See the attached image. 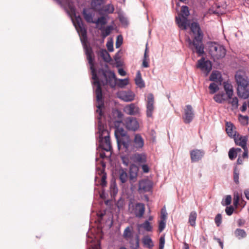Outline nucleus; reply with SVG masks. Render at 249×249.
<instances>
[{
    "label": "nucleus",
    "instance_id": "1",
    "mask_svg": "<svg viewBox=\"0 0 249 249\" xmlns=\"http://www.w3.org/2000/svg\"><path fill=\"white\" fill-rule=\"evenodd\" d=\"M73 23L80 37L87 58L90 66L92 78L93 80L92 82L93 89L95 90L97 102L96 107L97 108L96 112L99 114V117H98V119L99 120L102 115V108L104 106L101 87V84L103 85H108L112 88L115 87L117 85L119 87L123 88L128 84V79H117L114 72L111 71L102 70L99 71V73H102V75L100 76V80H99L94 66V55L93 52L91 47L86 43L87 41V30L81 18L79 16L76 17L75 20H73Z\"/></svg>",
    "mask_w": 249,
    "mask_h": 249
},
{
    "label": "nucleus",
    "instance_id": "2",
    "mask_svg": "<svg viewBox=\"0 0 249 249\" xmlns=\"http://www.w3.org/2000/svg\"><path fill=\"white\" fill-rule=\"evenodd\" d=\"M191 30L195 35L194 38L192 40L189 37L186 38L189 48L193 53H197L201 55L204 53V45L202 43L203 34L198 23L193 22L191 25Z\"/></svg>",
    "mask_w": 249,
    "mask_h": 249
},
{
    "label": "nucleus",
    "instance_id": "3",
    "mask_svg": "<svg viewBox=\"0 0 249 249\" xmlns=\"http://www.w3.org/2000/svg\"><path fill=\"white\" fill-rule=\"evenodd\" d=\"M120 122L116 121L115 123L116 128L115 130V136L116 138L119 148L121 143L124 148H132L130 145V137L127 135L126 132L123 128L117 127V124Z\"/></svg>",
    "mask_w": 249,
    "mask_h": 249
},
{
    "label": "nucleus",
    "instance_id": "4",
    "mask_svg": "<svg viewBox=\"0 0 249 249\" xmlns=\"http://www.w3.org/2000/svg\"><path fill=\"white\" fill-rule=\"evenodd\" d=\"M99 142L101 148L106 151H109L111 149L109 133L105 129L101 123L99 122L98 125Z\"/></svg>",
    "mask_w": 249,
    "mask_h": 249
},
{
    "label": "nucleus",
    "instance_id": "5",
    "mask_svg": "<svg viewBox=\"0 0 249 249\" xmlns=\"http://www.w3.org/2000/svg\"><path fill=\"white\" fill-rule=\"evenodd\" d=\"M209 53L214 61L223 58L226 50L223 46L215 42H211L209 44Z\"/></svg>",
    "mask_w": 249,
    "mask_h": 249
},
{
    "label": "nucleus",
    "instance_id": "6",
    "mask_svg": "<svg viewBox=\"0 0 249 249\" xmlns=\"http://www.w3.org/2000/svg\"><path fill=\"white\" fill-rule=\"evenodd\" d=\"M189 15L188 7L186 6H182L181 13L176 17V21L179 28L182 30H186L189 26L190 22L187 19Z\"/></svg>",
    "mask_w": 249,
    "mask_h": 249
},
{
    "label": "nucleus",
    "instance_id": "7",
    "mask_svg": "<svg viewBox=\"0 0 249 249\" xmlns=\"http://www.w3.org/2000/svg\"><path fill=\"white\" fill-rule=\"evenodd\" d=\"M124 238L129 241L132 249H138L139 247V236L138 234L133 236L132 228L126 227L123 233Z\"/></svg>",
    "mask_w": 249,
    "mask_h": 249
},
{
    "label": "nucleus",
    "instance_id": "8",
    "mask_svg": "<svg viewBox=\"0 0 249 249\" xmlns=\"http://www.w3.org/2000/svg\"><path fill=\"white\" fill-rule=\"evenodd\" d=\"M128 211L131 213H133L137 217H142L145 211L144 205L143 203H133L130 201L128 204Z\"/></svg>",
    "mask_w": 249,
    "mask_h": 249
},
{
    "label": "nucleus",
    "instance_id": "9",
    "mask_svg": "<svg viewBox=\"0 0 249 249\" xmlns=\"http://www.w3.org/2000/svg\"><path fill=\"white\" fill-rule=\"evenodd\" d=\"M123 124L126 129L131 131H137L140 124L136 118L127 117L124 120Z\"/></svg>",
    "mask_w": 249,
    "mask_h": 249
},
{
    "label": "nucleus",
    "instance_id": "10",
    "mask_svg": "<svg viewBox=\"0 0 249 249\" xmlns=\"http://www.w3.org/2000/svg\"><path fill=\"white\" fill-rule=\"evenodd\" d=\"M133 143L130 140V145L132 148H125V151L131 152L134 150H137L142 148L144 145V141L141 135L139 134H136L135 135L134 139L133 140Z\"/></svg>",
    "mask_w": 249,
    "mask_h": 249
},
{
    "label": "nucleus",
    "instance_id": "11",
    "mask_svg": "<svg viewBox=\"0 0 249 249\" xmlns=\"http://www.w3.org/2000/svg\"><path fill=\"white\" fill-rule=\"evenodd\" d=\"M196 66L206 74L210 72L212 68V62L209 60H206L203 57L198 60Z\"/></svg>",
    "mask_w": 249,
    "mask_h": 249
},
{
    "label": "nucleus",
    "instance_id": "12",
    "mask_svg": "<svg viewBox=\"0 0 249 249\" xmlns=\"http://www.w3.org/2000/svg\"><path fill=\"white\" fill-rule=\"evenodd\" d=\"M154 98L152 93H149L147 96L146 102V116L148 117H152L154 110Z\"/></svg>",
    "mask_w": 249,
    "mask_h": 249
},
{
    "label": "nucleus",
    "instance_id": "13",
    "mask_svg": "<svg viewBox=\"0 0 249 249\" xmlns=\"http://www.w3.org/2000/svg\"><path fill=\"white\" fill-rule=\"evenodd\" d=\"M123 110L126 114L129 115H138L140 113V109L138 105L134 103L126 105Z\"/></svg>",
    "mask_w": 249,
    "mask_h": 249
},
{
    "label": "nucleus",
    "instance_id": "14",
    "mask_svg": "<svg viewBox=\"0 0 249 249\" xmlns=\"http://www.w3.org/2000/svg\"><path fill=\"white\" fill-rule=\"evenodd\" d=\"M152 182L148 179H144L139 181V191L140 193L151 191L152 188Z\"/></svg>",
    "mask_w": 249,
    "mask_h": 249
},
{
    "label": "nucleus",
    "instance_id": "15",
    "mask_svg": "<svg viewBox=\"0 0 249 249\" xmlns=\"http://www.w3.org/2000/svg\"><path fill=\"white\" fill-rule=\"evenodd\" d=\"M194 117L193 108L191 105H187L184 109V115L182 118L185 124L190 123Z\"/></svg>",
    "mask_w": 249,
    "mask_h": 249
},
{
    "label": "nucleus",
    "instance_id": "16",
    "mask_svg": "<svg viewBox=\"0 0 249 249\" xmlns=\"http://www.w3.org/2000/svg\"><path fill=\"white\" fill-rule=\"evenodd\" d=\"M235 77L238 85L237 87H239L240 86L244 87L249 84L248 79L243 71H237Z\"/></svg>",
    "mask_w": 249,
    "mask_h": 249
},
{
    "label": "nucleus",
    "instance_id": "17",
    "mask_svg": "<svg viewBox=\"0 0 249 249\" xmlns=\"http://www.w3.org/2000/svg\"><path fill=\"white\" fill-rule=\"evenodd\" d=\"M204 155V151L199 149H195L190 152L192 162L198 161L202 159Z\"/></svg>",
    "mask_w": 249,
    "mask_h": 249
},
{
    "label": "nucleus",
    "instance_id": "18",
    "mask_svg": "<svg viewBox=\"0 0 249 249\" xmlns=\"http://www.w3.org/2000/svg\"><path fill=\"white\" fill-rule=\"evenodd\" d=\"M238 95L241 98L246 99L249 97V84L243 87H237Z\"/></svg>",
    "mask_w": 249,
    "mask_h": 249
},
{
    "label": "nucleus",
    "instance_id": "19",
    "mask_svg": "<svg viewBox=\"0 0 249 249\" xmlns=\"http://www.w3.org/2000/svg\"><path fill=\"white\" fill-rule=\"evenodd\" d=\"M118 97L125 102H131L134 100V94L130 92L121 91L118 93Z\"/></svg>",
    "mask_w": 249,
    "mask_h": 249
},
{
    "label": "nucleus",
    "instance_id": "20",
    "mask_svg": "<svg viewBox=\"0 0 249 249\" xmlns=\"http://www.w3.org/2000/svg\"><path fill=\"white\" fill-rule=\"evenodd\" d=\"M233 138L236 145L241 146L243 148L247 147L248 139L246 136H241L238 134L236 135Z\"/></svg>",
    "mask_w": 249,
    "mask_h": 249
},
{
    "label": "nucleus",
    "instance_id": "21",
    "mask_svg": "<svg viewBox=\"0 0 249 249\" xmlns=\"http://www.w3.org/2000/svg\"><path fill=\"white\" fill-rule=\"evenodd\" d=\"M210 80L221 85L223 79L221 73L218 71H213L210 75Z\"/></svg>",
    "mask_w": 249,
    "mask_h": 249
},
{
    "label": "nucleus",
    "instance_id": "22",
    "mask_svg": "<svg viewBox=\"0 0 249 249\" xmlns=\"http://www.w3.org/2000/svg\"><path fill=\"white\" fill-rule=\"evenodd\" d=\"M139 168L137 166L134 164H132L130 166L129 169V178L130 180L133 182H135L136 180Z\"/></svg>",
    "mask_w": 249,
    "mask_h": 249
},
{
    "label": "nucleus",
    "instance_id": "23",
    "mask_svg": "<svg viewBox=\"0 0 249 249\" xmlns=\"http://www.w3.org/2000/svg\"><path fill=\"white\" fill-rule=\"evenodd\" d=\"M132 159L134 162L139 164L144 163L146 161V157L144 154H135L133 155Z\"/></svg>",
    "mask_w": 249,
    "mask_h": 249
},
{
    "label": "nucleus",
    "instance_id": "24",
    "mask_svg": "<svg viewBox=\"0 0 249 249\" xmlns=\"http://www.w3.org/2000/svg\"><path fill=\"white\" fill-rule=\"evenodd\" d=\"M83 15L85 20L89 23H95V21L93 20V17L94 14L93 13L89 12L86 9H84L83 11Z\"/></svg>",
    "mask_w": 249,
    "mask_h": 249
},
{
    "label": "nucleus",
    "instance_id": "25",
    "mask_svg": "<svg viewBox=\"0 0 249 249\" xmlns=\"http://www.w3.org/2000/svg\"><path fill=\"white\" fill-rule=\"evenodd\" d=\"M224 88L229 99H231L233 95V89L232 85L228 82L223 83Z\"/></svg>",
    "mask_w": 249,
    "mask_h": 249
},
{
    "label": "nucleus",
    "instance_id": "26",
    "mask_svg": "<svg viewBox=\"0 0 249 249\" xmlns=\"http://www.w3.org/2000/svg\"><path fill=\"white\" fill-rule=\"evenodd\" d=\"M135 81L136 84L140 88L144 87V82L142 78L141 73L140 71H137Z\"/></svg>",
    "mask_w": 249,
    "mask_h": 249
},
{
    "label": "nucleus",
    "instance_id": "27",
    "mask_svg": "<svg viewBox=\"0 0 249 249\" xmlns=\"http://www.w3.org/2000/svg\"><path fill=\"white\" fill-rule=\"evenodd\" d=\"M226 131L228 135L231 137H234L236 135V132L234 129V126L231 123H227Z\"/></svg>",
    "mask_w": 249,
    "mask_h": 249
},
{
    "label": "nucleus",
    "instance_id": "28",
    "mask_svg": "<svg viewBox=\"0 0 249 249\" xmlns=\"http://www.w3.org/2000/svg\"><path fill=\"white\" fill-rule=\"evenodd\" d=\"M98 174L101 176V181L100 184L103 187L106 186L107 185V175L105 172V170L104 169H97Z\"/></svg>",
    "mask_w": 249,
    "mask_h": 249
},
{
    "label": "nucleus",
    "instance_id": "29",
    "mask_svg": "<svg viewBox=\"0 0 249 249\" xmlns=\"http://www.w3.org/2000/svg\"><path fill=\"white\" fill-rule=\"evenodd\" d=\"M100 55L106 62H109L111 60L109 54L105 49L101 50L100 51Z\"/></svg>",
    "mask_w": 249,
    "mask_h": 249
},
{
    "label": "nucleus",
    "instance_id": "30",
    "mask_svg": "<svg viewBox=\"0 0 249 249\" xmlns=\"http://www.w3.org/2000/svg\"><path fill=\"white\" fill-rule=\"evenodd\" d=\"M197 214L195 211H192L190 213L188 222L190 225L192 227H195L196 225V219Z\"/></svg>",
    "mask_w": 249,
    "mask_h": 249
},
{
    "label": "nucleus",
    "instance_id": "31",
    "mask_svg": "<svg viewBox=\"0 0 249 249\" xmlns=\"http://www.w3.org/2000/svg\"><path fill=\"white\" fill-rule=\"evenodd\" d=\"M119 179L122 183L126 182L128 179L127 174L124 169L119 170Z\"/></svg>",
    "mask_w": 249,
    "mask_h": 249
},
{
    "label": "nucleus",
    "instance_id": "32",
    "mask_svg": "<svg viewBox=\"0 0 249 249\" xmlns=\"http://www.w3.org/2000/svg\"><path fill=\"white\" fill-rule=\"evenodd\" d=\"M142 242L144 245L148 248H151L154 246L151 238L148 236H145L143 237L142 239Z\"/></svg>",
    "mask_w": 249,
    "mask_h": 249
},
{
    "label": "nucleus",
    "instance_id": "33",
    "mask_svg": "<svg viewBox=\"0 0 249 249\" xmlns=\"http://www.w3.org/2000/svg\"><path fill=\"white\" fill-rule=\"evenodd\" d=\"M235 236L238 239L245 238L247 236V234L244 230L237 229L234 232Z\"/></svg>",
    "mask_w": 249,
    "mask_h": 249
},
{
    "label": "nucleus",
    "instance_id": "34",
    "mask_svg": "<svg viewBox=\"0 0 249 249\" xmlns=\"http://www.w3.org/2000/svg\"><path fill=\"white\" fill-rule=\"evenodd\" d=\"M219 85H220L216 83H211L209 87V89H210V93L213 94L217 92L219 89Z\"/></svg>",
    "mask_w": 249,
    "mask_h": 249
},
{
    "label": "nucleus",
    "instance_id": "35",
    "mask_svg": "<svg viewBox=\"0 0 249 249\" xmlns=\"http://www.w3.org/2000/svg\"><path fill=\"white\" fill-rule=\"evenodd\" d=\"M225 94L223 93L215 94L213 97L214 101L218 103H222L224 101Z\"/></svg>",
    "mask_w": 249,
    "mask_h": 249
},
{
    "label": "nucleus",
    "instance_id": "36",
    "mask_svg": "<svg viewBox=\"0 0 249 249\" xmlns=\"http://www.w3.org/2000/svg\"><path fill=\"white\" fill-rule=\"evenodd\" d=\"M138 227L143 228L147 231H151L152 227L148 221H145L143 224L139 225Z\"/></svg>",
    "mask_w": 249,
    "mask_h": 249
},
{
    "label": "nucleus",
    "instance_id": "37",
    "mask_svg": "<svg viewBox=\"0 0 249 249\" xmlns=\"http://www.w3.org/2000/svg\"><path fill=\"white\" fill-rule=\"evenodd\" d=\"M230 100L229 101V103H230L233 108L236 109L238 107V98L236 97L232 98L231 97V99H230Z\"/></svg>",
    "mask_w": 249,
    "mask_h": 249
},
{
    "label": "nucleus",
    "instance_id": "38",
    "mask_svg": "<svg viewBox=\"0 0 249 249\" xmlns=\"http://www.w3.org/2000/svg\"><path fill=\"white\" fill-rule=\"evenodd\" d=\"M239 171L237 169V167H235L234 169V172H233V179H234V181L237 184H238L239 182Z\"/></svg>",
    "mask_w": 249,
    "mask_h": 249
},
{
    "label": "nucleus",
    "instance_id": "39",
    "mask_svg": "<svg viewBox=\"0 0 249 249\" xmlns=\"http://www.w3.org/2000/svg\"><path fill=\"white\" fill-rule=\"evenodd\" d=\"M235 152L234 148H231L229 151V157L231 160H234L237 156Z\"/></svg>",
    "mask_w": 249,
    "mask_h": 249
},
{
    "label": "nucleus",
    "instance_id": "40",
    "mask_svg": "<svg viewBox=\"0 0 249 249\" xmlns=\"http://www.w3.org/2000/svg\"><path fill=\"white\" fill-rule=\"evenodd\" d=\"M214 221L217 226L219 227L222 221V215L221 214L218 213L216 215Z\"/></svg>",
    "mask_w": 249,
    "mask_h": 249
},
{
    "label": "nucleus",
    "instance_id": "41",
    "mask_svg": "<svg viewBox=\"0 0 249 249\" xmlns=\"http://www.w3.org/2000/svg\"><path fill=\"white\" fill-rule=\"evenodd\" d=\"M111 30H112V27L111 26L107 27L103 32V33H102L103 36L104 37L108 36L110 34Z\"/></svg>",
    "mask_w": 249,
    "mask_h": 249
},
{
    "label": "nucleus",
    "instance_id": "42",
    "mask_svg": "<svg viewBox=\"0 0 249 249\" xmlns=\"http://www.w3.org/2000/svg\"><path fill=\"white\" fill-rule=\"evenodd\" d=\"M165 222L164 219H160L159 225V231L160 232H161L165 227Z\"/></svg>",
    "mask_w": 249,
    "mask_h": 249
},
{
    "label": "nucleus",
    "instance_id": "43",
    "mask_svg": "<svg viewBox=\"0 0 249 249\" xmlns=\"http://www.w3.org/2000/svg\"><path fill=\"white\" fill-rule=\"evenodd\" d=\"M114 7L111 4H107L105 7L104 10L108 13H112L114 11Z\"/></svg>",
    "mask_w": 249,
    "mask_h": 249
},
{
    "label": "nucleus",
    "instance_id": "44",
    "mask_svg": "<svg viewBox=\"0 0 249 249\" xmlns=\"http://www.w3.org/2000/svg\"><path fill=\"white\" fill-rule=\"evenodd\" d=\"M122 42H123L122 37L121 36H118L116 41V44H115L116 47L117 48H119L121 46V45H122Z\"/></svg>",
    "mask_w": 249,
    "mask_h": 249
},
{
    "label": "nucleus",
    "instance_id": "45",
    "mask_svg": "<svg viewBox=\"0 0 249 249\" xmlns=\"http://www.w3.org/2000/svg\"><path fill=\"white\" fill-rule=\"evenodd\" d=\"M165 244V238L164 236H161L160 238L159 249H163Z\"/></svg>",
    "mask_w": 249,
    "mask_h": 249
},
{
    "label": "nucleus",
    "instance_id": "46",
    "mask_svg": "<svg viewBox=\"0 0 249 249\" xmlns=\"http://www.w3.org/2000/svg\"><path fill=\"white\" fill-rule=\"evenodd\" d=\"M239 120L242 124L247 123L248 120V117L247 116L239 115Z\"/></svg>",
    "mask_w": 249,
    "mask_h": 249
},
{
    "label": "nucleus",
    "instance_id": "47",
    "mask_svg": "<svg viewBox=\"0 0 249 249\" xmlns=\"http://www.w3.org/2000/svg\"><path fill=\"white\" fill-rule=\"evenodd\" d=\"M240 197L238 194H235L233 197V205L236 207L237 206L239 201Z\"/></svg>",
    "mask_w": 249,
    "mask_h": 249
},
{
    "label": "nucleus",
    "instance_id": "48",
    "mask_svg": "<svg viewBox=\"0 0 249 249\" xmlns=\"http://www.w3.org/2000/svg\"><path fill=\"white\" fill-rule=\"evenodd\" d=\"M233 208L231 206L230 207H226L225 212L227 215H231L233 213Z\"/></svg>",
    "mask_w": 249,
    "mask_h": 249
},
{
    "label": "nucleus",
    "instance_id": "49",
    "mask_svg": "<svg viewBox=\"0 0 249 249\" xmlns=\"http://www.w3.org/2000/svg\"><path fill=\"white\" fill-rule=\"evenodd\" d=\"M107 50L109 52H112L113 51V42L110 41H108L107 43Z\"/></svg>",
    "mask_w": 249,
    "mask_h": 249
},
{
    "label": "nucleus",
    "instance_id": "50",
    "mask_svg": "<svg viewBox=\"0 0 249 249\" xmlns=\"http://www.w3.org/2000/svg\"><path fill=\"white\" fill-rule=\"evenodd\" d=\"M96 23H101L102 24H105L106 23V19L104 17H100L98 18L97 20L95 21Z\"/></svg>",
    "mask_w": 249,
    "mask_h": 249
},
{
    "label": "nucleus",
    "instance_id": "51",
    "mask_svg": "<svg viewBox=\"0 0 249 249\" xmlns=\"http://www.w3.org/2000/svg\"><path fill=\"white\" fill-rule=\"evenodd\" d=\"M110 190L111 194L116 195L118 192V189L115 185H111Z\"/></svg>",
    "mask_w": 249,
    "mask_h": 249
},
{
    "label": "nucleus",
    "instance_id": "52",
    "mask_svg": "<svg viewBox=\"0 0 249 249\" xmlns=\"http://www.w3.org/2000/svg\"><path fill=\"white\" fill-rule=\"evenodd\" d=\"M231 197L230 195L227 196L225 200V205H229L231 204Z\"/></svg>",
    "mask_w": 249,
    "mask_h": 249
},
{
    "label": "nucleus",
    "instance_id": "53",
    "mask_svg": "<svg viewBox=\"0 0 249 249\" xmlns=\"http://www.w3.org/2000/svg\"><path fill=\"white\" fill-rule=\"evenodd\" d=\"M149 59H143L142 60V67L144 68L149 67Z\"/></svg>",
    "mask_w": 249,
    "mask_h": 249
},
{
    "label": "nucleus",
    "instance_id": "54",
    "mask_svg": "<svg viewBox=\"0 0 249 249\" xmlns=\"http://www.w3.org/2000/svg\"><path fill=\"white\" fill-rule=\"evenodd\" d=\"M244 149V153L242 155V159H245L248 158V150L247 147L245 148H243Z\"/></svg>",
    "mask_w": 249,
    "mask_h": 249
},
{
    "label": "nucleus",
    "instance_id": "55",
    "mask_svg": "<svg viewBox=\"0 0 249 249\" xmlns=\"http://www.w3.org/2000/svg\"><path fill=\"white\" fill-rule=\"evenodd\" d=\"M142 171L144 173H148L149 171V167L146 164H143L142 166Z\"/></svg>",
    "mask_w": 249,
    "mask_h": 249
},
{
    "label": "nucleus",
    "instance_id": "56",
    "mask_svg": "<svg viewBox=\"0 0 249 249\" xmlns=\"http://www.w3.org/2000/svg\"><path fill=\"white\" fill-rule=\"evenodd\" d=\"M122 160L123 163L126 165L127 166L129 164V160L128 158L125 157H122Z\"/></svg>",
    "mask_w": 249,
    "mask_h": 249
},
{
    "label": "nucleus",
    "instance_id": "57",
    "mask_svg": "<svg viewBox=\"0 0 249 249\" xmlns=\"http://www.w3.org/2000/svg\"><path fill=\"white\" fill-rule=\"evenodd\" d=\"M118 73L121 76H124L126 74V72L122 68L119 69Z\"/></svg>",
    "mask_w": 249,
    "mask_h": 249
},
{
    "label": "nucleus",
    "instance_id": "58",
    "mask_svg": "<svg viewBox=\"0 0 249 249\" xmlns=\"http://www.w3.org/2000/svg\"><path fill=\"white\" fill-rule=\"evenodd\" d=\"M247 105L246 103H244L241 107L240 109L242 112H244L247 109Z\"/></svg>",
    "mask_w": 249,
    "mask_h": 249
},
{
    "label": "nucleus",
    "instance_id": "59",
    "mask_svg": "<svg viewBox=\"0 0 249 249\" xmlns=\"http://www.w3.org/2000/svg\"><path fill=\"white\" fill-rule=\"evenodd\" d=\"M88 249H93V242H87Z\"/></svg>",
    "mask_w": 249,
    "mask_h": 249
},
{
    "label": "nucleus",
    "instance_id": "60",
    "mask_svg": "<svg viewBox=\"0 0 249 249\" xmlns=\"http://www.w3.org/2000/svg\"><path fill=\"white\" fill-rule=\"evenodd\" d=\"M245 195L246 196V197L249 200V190H245L244 192Z\"/></svg>",
    "mask_w": 249,
    "mask_h": 249
},
{
    "label": "nucleus",
    "instance_id": "61",
    "mask_svg": "<svg viewBox=\"0 0 249 249\" xmlns=\"http://www.w3.org/2000/svg\"><path fill=\"white\" fill-rule=\"evenodd\" d=\"M242 158L239 157L237 160V163L238 164H241L243 163V160L242 159Z\"/></svg>",
    "mask_w": 249,
    "mask_h": 249
},
{
    "label": "nucleus",
    "instance_id": "62",
    "mask_svg": "<svg viewBox=\"0 0 249 249\" xmlns=\"http://www.w3.org/2000/svg\"><path fill=\"white\" fill-rule=\"evenodd\" d=\"M234 150L235 151V153L238 155V153L241 152V149L239 148H234Z\"/></svg>",
    "mask_w": 249,
    "mask_h": 249
},
{
    "label": "nucleus",
    "instance_id": "63",
    "mask_svg": "<svg viewBox=\"0 0 249 249\" xmlns=\"http://www.w3.org/2000/svg\"><path fill=\"white\" fill-rule=\"evenodd\" d=\"M217 240L220 246H221V248L223 249V243L221 241L220 239H217Z\"/></svg>",
    "mask_w": 249,
    "mask_h": 249
},
{
    "label": "nucleus",
    "instance_id": "64",
    "mask_svg": "<svg viewBox=\"0 0 249 249\" xmlns=\"http://www.w3.org/2000/svg\"><path fill=\"white\" fill-rule=\"evenodd\" d=\"M100 156V157L103 159L106 157L105 153H101Z\"/></svg>",
    "mask_w": 249,
    "mask_h": 249
}]
</instances>
